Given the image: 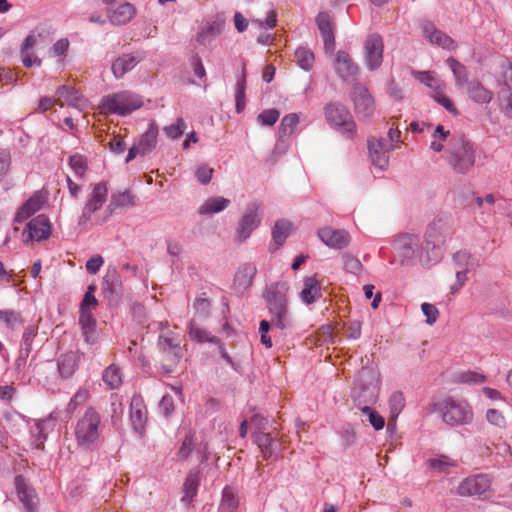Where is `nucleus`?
Segmentation results:
<instances>
[{
    "instance_id": "7",
    "label": "nucleus",
    "mask_w": 512,
    "mask_h": 512,
    "mask_svg": "<svg viewBox=\"0 0 512 512\" xmlns=\"http://www.w3.org/2000/svg\"><path fill=\"white\" fill-rule=\"evenodd\" d=\"M142 104L138 95L130 91H120L104 96L101 100L100 110L105 114L125 116L139 109Z\"/></svg>"
},
{
    "instance_id": "46",
    "label": "nucleus",
    "mask_w": 512,
    "mask_h": 512,
    "mask_svg": "<svg viewBox=\"0 0 512 512\" xmlns=\"http://www.w3.org/2000/svg\"><path fill=\"white\" fill-rule=\"evenodd\" d=\"M405 407V398L402 392L395 391L389 398L391 416L396 419Z\"/></svg>"
},
{
    "instance_id": "38",
    "label": "nucleus",
    "mask_w": 512,
    "mask_h": 512,
    "mask_svg": "<svg viewBox=\"0 0 512 512\" xmlns=\"http://www.w3.org/2000/svg\"><path fill=\"white\" fill-rule=\"evenodd\" d=\"M79 323L86 341L90 342V338L94 334L96 327V320L91 310L80 309Z\"/></svg>"
},
{
    "instance_id": "55",
    "label": "nucleus",
    "mask_w": 512,
    "mask_h": 512,
    "mask_svg": "<svg viewBox=\"0 0 512 512\" xmlns=\"http://www.w3.org/2000/svg\"><path fill=\"white\" fill-rule=\"evenodd\" d=\"M186 129V123L183 118H178L175 124L165 126L163 128L164 133L168 138L177 139L182 136Z\"/></svg>"
},
{
    "instance_id": "20",
    "label": "nucleus",
    "mask_w": 512,
    "mask_h": 512,
    "mask_svg": "<svg viewBox=\"0 0 512 512\" xmlns=\"http://www.w3.org/2000/svg\"><path fill=\"white\" fill-rule=\"evenodd\" d=\"M135 205V197L129 191L113 193L110 202L104 210L102 216L95 218L97 225H102L107 222L118 208L132 207Z\"/></svg>"
},
{
    "instance_id": "31",
    "label": "nucleus",
    "mask_w": 512,
    "mask_h": 512,
    "mask_svg": "<svg viewBox=\"0 0 512 512\" xmlns=\"http://www.w3.org/2000/svg\"><path fill=\"white\" fill-rule=\"evenodd\" d=\"M37 44V36L35 34L28 35L21 48V59L25 67H31L32 65L40 66L42 61L38 57H32L31 50Z\"/></svg>"
},
{
    "instance_id": "18",
    "label": "nucleus",
    "mask_w": 512,
    "mask_h": 512,
    "mask_svg": "<svg viewBox=\"0 0 512 512\" xmlns=\"http://www.w3.org/2000/svg\"><path fill=\"white\" fill-rule=\"evenodd\" d=\"M158 128L155 123H151L146 132L129 149L126 162L133 160L137 155H146L150 153L157 143Z\"/></svg>"
},
{
    "instance_id": "23",
    "label": "nucleus",
    "mask_w": 512,
    "mask_h": 512,
    "mask_svg": "<svg viewBox=\"0 0 512 512\" xmlns=\"http://www.w3.org/2000/svg\"><path fill=\"white\" fill-rule=\"evenodd\" d=\"M46 202L45 195L37 191L31 195V197L24 202L17 210L14 221L17 223H22L31 217L33 214L38 212Z\"/></svg>"
},
{
    "instance_id": "15",
    "label": "nucleus",
    "mask_w": 512,
    "mask_h": 512,
    "mask_svg": "<svg viewBox=\"0 0 512 512\" xmlns=\"http://www.w3.org/2000/svg\"><path fill=\"white\" fill-rule=\"evenodd\" d=\"M383 39L377 33L370 34L364 44L365 62L370 71L378 69L383 61Z\"/></svg>"
},
{
    "instance_id": "25",
    "label": "nucleus",
    "mask_w": 512,
    "mask_h": 512,
    "mask_svg": "<svg viewBox=\"0 0 512 512\" xmlns=\"http://www.w3.org/2000/svg\"><path fill=\"white\" fill-rule=\"evenodd\" d=\"M315 21L323 39L324 49L332 52L335 48V36L329 14L320 12Z\"/></svg>"
},
{
    "instance_id": "35",
    "label": "nucleus",
    "mask_w": 512,
    "mask_h": 512,
    "mask_svg": "<svg viewBox=\"0 0 512 512\" xmlns=\"http://www.w3.org/2000/svg\"><path fill=\"white\" fill-rule=\"evenodd\" d=\"M299 123V116L296 113H290L285 115L280 123L279 130H278V139L280 142H284L285 139L289 138L296 126Z\"/></svg>"
},
{
    "instance_id": "39",
    "label": "nucleus",
    "mask_w": 512,
    "mask_h": 512,
    "mask_svg": "<svg viewBox=\"0 0 512 512\" xmlns=\"http://www.w3.org/2000/svg\"><path fill=\"white\" fill-rule=\"evenodd\" d=\"M447 64L453 72V75L456 80V85L459 87H463L464 85H468L470 81H468V71L467 68L461 64L455 58H448Z\"/></svg>"
},
{
    "instance_id": "16",
    "label": "nucleus",
    "mask_w": 512,
    "mask_h": 512,
    "mask_svg": "<svg viewBox=\"0 0 512 512\" xmlns=\"http://www.w3.org/2000/svg\"><path fill=\"white\" fill-rule=\"evenodd\" d=\"M56 104L60 107H71L76 109L79 113L86 111L90 104L86 98L72 87L61 86L57 89Z\"/></svg>"
},
{
    "instance_id": "12",
    "label": "nucleus",
    "mask_w": 512,
    "mask_h": 512,
    "mask_svg": "<svg viewBox=\"0 0 512 512\" xmlns=\"http://www.w3.org/2000/svg\"><path fill=\"white\" fill-rule=\"evenodd\" d=\"M350 97L358 119L366 120L373 116L375 112V100L367 87L360 83L355 84Z\"/></svg>"
},
{
    "instance_id": "10",
    "label": "nucleus",
    "mask_w": 512,
    "mask_h": 512,
    "mask_svg": "<svg viewBox=\"0 0 512 512\" xmlns=\"http://www.w3.org/2000/svg\"><path fill=\"white\" fill-rule=\"evenodd\" d=\"M262 203L253 201L249 203L241 217L236 229L234 241L238 244L245 242L251 233L261 224L262 221Z\"/></svg>"
},
{
    "instance_id": "27",
    "label": "nucleus",
    "mask_w": 512,
    "mask_h": 512,
    "mask_svg": "<svg viewBox=\"0 0 512 512\" xmlns=\"http://www.w3.org/2000/svg\"><path fill=\"white\" fill-rule=\"evenodd\" d=\"M189 336L193 341L203 343L209 342L219 346V350L222 356H224V350L221 346V339L215 335H212L198 322L196 318L191 319L189 324Z\"/></svg>"
},
{
    "instance_id": "43",
    "label": "nucleus",
    "mask_w": 512,
    "mask_h": 512,
    "mask_svg": "<svg viewBox=\"0 0 512 512\" xmlns=\"http://www.w3.org/2000/svg\"><path fill=\"white\" fill-rule=\"evenodd\" d=\"M245 90H246V72L245 68L242 67L241 75L236 83L235 89V102L236 111L241 113L245 109Z\"/></svg>"
},
{
    "instance_id": "24",
    "label": "nucleus",
    "mask_w": 512,
    "mask_h": 512,
    "mask_svg": "<svg viewBox=\"0 0 512 512\" xmlns=\"http://www.w3.org/2000/svg\"><path fill=\"white\" fill-rule=\"evenodd\" d=\"M335 69L339 77L345 81L355 78L359 68L345 51H338L335 58Z\"/></svg>"
},
{
    "instance_id": "59",
    "label": "nucleus",
    "mask_w": 512,
    "mask_h": 512,
    "mask_svg": "<svg viewBox=\"0 0 512 512\" xmlns=\"http://www.w3.org/2000/svg\"><path fill=\"white\" fill-rule=\"evenodd\" d=\"M96 291L95 285H89L87 288V291L84 295V298L81 302L80 309L84 310H91V308H95L98 304V301L96 297L94 296V293Z\"/></svg>"
},
{
    "instance_id": "42",
    "label": "nucleus",
    "mask_w": 512,
    "mask_h": 512,
    "mask_svg": "<svg viewBox=\"0 0 512 512\" xmlns=\"http://www.w3.org/2000/svg\"><path fill=\"white\" fill-rule=\"evenodd\" d=\"M297 65L305 71H309L313 67L314 53L306 47H298L294 52Z\"/></svg>"
},
{
    "instance_id": "51",
    "label": "nucleus",
    "mask_w": 512,
    "mask_h": 512,
    "mask_svg": "<svg viewBox=\"0 0 512 512\" xmlns=\"http://www.w3.org/2000/svg\"><path fill=\"white\" fill-rule=\"evenodd\" d=\"M195 444V432L190 431L184 438L178 452L177 456L179 459H187L193 451V447Z\"/></svg>"
},
{
    "instance_id": "63",
    "label": "nucleus",
    "mask_w": 512,
    "mask_h": 512,
    "mask_svg": "<svg viewBox=\"0 0 512 512\" xmlns=\"http://www.w3.org/2000/svg\"><path fill=\"white\" fill-rule=\"evenodd\" d=\"M70 43L67 38L59 39L49 50L51 57H62L65 56L69 49Z\"/></svg>"
},
{
    "instance_id": "4",
    "label": "nucleus",
    "mask_w": 512,
    "mask_h": 512,
    "mask_svg": "<svg viewBox=\"0 0 512 512\" xmlns=\"http://www.w3.org/2000/svg\"><path fill=\"white\" fill-rule=\"evenodd\" d=\"M380 392V373L372 366H365L359 371L356 385L352 391V399L360 410L365 406L372 407L378 400Z\"/></svg>"
},
{
    "instance_id": "64",
    "label": "nucleus",
    "mask_w": 512,
    "mask_h": 512,
    "mask_svg": "<svg viewBox=\"0 0 512 512\" xmlns=\"http://www.w3.org/2000/svg\"><path fill=\"white\" fill-rule=\"evenodd\" d=\"M193 308L199 318L207 317L210 311V301L206 298L199 297L195 300Z\"/></svg>"
},
{
    "instance_id": "53",
    "label": "nucleus",
    "mask_w": 512,
    "mask_h": 512,
    "mask_svg": "<svg viewBox=\"0 0 512 512\" xmlns=\"http://www.w3.org/2000/svg\"><path fill=\"white\" fill-rule=\"evenodd\" d=\"M279 116L280 112L277 109H265L257 116V121L262 126H272L277 122Z\"/></svg>"
},
{
    "instance_id": "34",
    "label": "nucleus",
    "mask_w": 512,
    "mask_h": 512,
    "mask_svg": "<svg viewBox=\"0 0 512 512\" xmlns=\"http://www.w3.org/2000/svg\"><path fill=\"white\" fill-rule=\"evenodd\" d=\"M136 13L135 7L130 3H124L119 5L110 15L112 23L117 25H123L128 23Z\"/></svg>"
},
{
    "instance_id": "52",
    "label": "nucleus",
    "mask_w": 512,
    "mask_h": 512,
    "mask_svg": "<svg viewBox=\"0 0 512 512\" xmlns=\"http://www.w3.org/2000/svg\"><path fill=\"white\" fill-rule=\"evenodd\" d=\"M89 398V390L86 388H80L69 401L67 405L68 412H74L78 406L83 405Z\"/></svg>"
},
{
    "instance_id": "14",
    "label": "nucleus",
    "mask_w": 512,
    "mask_h": 512,
    "mask_svg": "<svg viewBox=\"0 0 512 512\" xmlns=\"http://www.w3.org/2000/svg\"><path fill=\"white\" fill-rule=\"evenodd\" d=\"M367 143L372 165L381 171L386 170L389 164L387 153L394 149V145L388 144L386 139L376 137L369 138Z\"/></svg>"
},
{
    "instance_id": "5",
    "label": "nucleus",
    "mask_w": 512,
    "mask_h": 512,
    "mask_svg": "<svg viewBox=\"0 0 512 512\" xmlns=\"http://www.w3.org/2000/svg\"><path fill=\"white\" fill-rule=\"evenodd\" d=\"M447 162L454 172L466 174L475 164L474 144L464 135H453L446 150Z\"/></svg>"
},
{
    "instance_id": "29",
    "label": "nucleus",
    "mask_w": 512,
    "mask_h": 512,
    "mask_svg": "<svg viewBox=\"0 0 512 512\" xmlns=\"http://www.w3.org/2000/svg\"><path fill=\"white\" fill-rule=\"evenodd\" d=\"M140 59L132 54H124L118 57L112 64V71L116 78H122L127 72L131 71Z\"/></svg>"
},
{
    "instance_id": "2",
    "label": "nucleus",
    "mask_w": 512,
    "mask_h": 512,
    "mask_svg": "<svg viewBox=\"0 0 512 512\" xmlns=\"http://www.w3.org/2000/svg\"><path fill=\"white\" fill-rule=\"evenodd\" d=\"M453 233L451 216H439L429 223L425 232L426 255L421 253V262L426 265L438 262L442 258L446 240Z\"/></svg>"
},
{
    "instance_id": "22",
    "label": "nucleus",
    "mask_w": 512,
    "mask_h": 512,
    "mask_svg": "<svg viewBox=\"0 0 512 512\" xmlns=\"http://www.w3.org/2000/svg\"><path fill=\"white\" fill-rule=\"evenodd\" d=\"M15 486L18 499L24 505L27 512H36L38 497L35 490L20 475L15 478Z\"/></svg>"
},
{
    "instance_id": "44",
    "label": "nucleus",
    "mask_w": 512,
    "mask_h": 512,
    "mask_svg": "<svg viewBox=\"0 0 512 512\" xmlns=\"http://www.w3.org/2000/svg\"><path fill=\"white\" fill-rule=\"evenodd\" d=\"M224 209V198H210L206 200L201 206L198 208V213L200 215H212L214 213H218Z\"/></svg>"
},
{
    "instance_id": "37",
    "label": "nucleus",
    "mask_w": 512,
    "mask_h": 512,
    "mask_svg": "<svg viewBox=\"0 0 512 512\" xmlns=\"http://www.w3.org/2000/svg\"><path fill=\"white\" fill-rule=\"evenodd\" d=\"M265 459H270L275 453V441L269 433L259 432L254 437Z\"/></svg>"
},
{
    "instance_id": "47",
    "label": "nucleus",
    "mask_w": 512,
    "mask_h": 512,
    "mask_svg": "<svg viewBox=\"0 0 512 512\" xmlns=\"http://www.w3.org/2000/svg\"><path fill=\"white\" fill-rule=\"evenodd\" d=\"M363 415L367 417L368 422L375 430H381L385 426V419L376 410L370 406L360 409Z\"/></svg>"
},
{
    "instance_id": "30",
    "label": "nucleus",
    "mask_w": 512,
    "mask_h": 512,
    "mask_svg": "<svg viewBox=\"0 0 512 512\" xmlns=\"http://www.w3.org/2000/svg\"><path fill=\"white\" fill-rule=\"evenodd\" d=\"M469 97L476 103L488 104L493 98L492 91L486 89L479 81H470L467 85Z\"/></svg>"
},
{
    "instance_id": "45",
    "label": "nucleus",
    "mask_w": 512,
    "mask_h": 512,
    "mask_svg": "<svg viewBox=\"0 0 512 512\" xmlns=\"http://www.w3.org/2000/svg\"><path fill=\"white\" fill-rule=\"evenodd\" d=\"M413 76L416 80L429 87L435 93L440 89V83L437 80L435 73L432 71H413Z\"/></svg>"
},
{
    "instance_id": "62",
    "label": "nucleus",
    "mask_w": 512,
    "mask_h": 512,
    "mask_svg": "<svg viewBox=\"0 0 512 512\" xmlns=\"http://www.w3.org/2000/svg\"><path fill=\"white\" fill-rule=\"evenodd\" d=\"M487 421L499 428H504L506 426V419L502 412L497 409H488L486 412Z\"/></svg>"
},
{
    "instance_id": "8",
    "label": "nucleus",
    "mask_w": 512,
    "mask_h": 512,
    "mask_svg": "<svg viewBox=\"0 0 512 512\" xmlns=\"http://www.w3.org/2000/svg\"><path fill=\"white\" fill-rule=\"evenodd\" d=\"M324 116L328 124L347 138L356 135V123L348 108L340 102H330L324 106Z\"/></svg>"
},
{
    "instance_id": "40",
    "label": "nucleus",
    "mask_w": 512,
    "mask_h": 512,
    "mask_svg": "<svg viewBox=\"0 0 512 512\" xmlns=\"http://www.w3.org/2000/svg\"><path fill=\"white\" fill-rule=\"evenodd\" d=\"M198 485L199 473L196 471H190L183 485L184 496L182 497V501L189 503L196 495Z\"/></svg>"
},
{
    "instance_id": "61",
    "label": "nucleus",
    "mask_w": 512,
    "mask_h": 512,
    "mask_svg": "<svg viewBox=\"0 0 512 512\" xmlns=\"http://www.w3.org/2000/svg\"><path fill=\"white\" fill-rule=\"evenodd\" d=\"M226 512H237L239 506V498L237 492L231 488L226 486Z\"/></svg>"
},
{
    "instance_id": "9",
    "label": "nucleus",
    "mask_w": 512,
    "mask_h": 512,
    "mask_svg": "<svg viewBox=\"0 0 512 512\" xmlns=\"http://www.w3.org/2000/svg\"><path fill=\"white\" fill-rule=\"evenodd\" d=\"M108 197V188L105 182H98L91 186V192L87 195L81 214L78 218L80 226H86L95 214L104 206Z\"/></svg>"
},
{
    "instance_id": "17",
    "label": "nucleus",
    "mask_w": 512,
    "mask_h": 512,
    "mask_svg": "<svg viewBox=\"0 0 512 512\" xmlns=\"http://www.w3.org/2000/svg\"><path fill=\"white\" fill-rule=\"evenodd\" d=\"M491 486L489 476L484 474L473 475L465 478L457 488L460 496H483Z\"/></svg>"
},
{
    "instance_id": "13",
    "label": "nucleus",
    "mask_w": 512,
    "mask_h": 512,
    "mask_svg": "<svg viewBox=\"0 0 512 512\" xmlns=\"http://www.w3.org/2000/svg\"><path fill=\"white\" fill-rule=\"evenodd\" d=\"M257 274V267L252 262H245L239 265L232 279L230 289L232 294L242 297L252 286L253 280Z\"/></svg>"
},
{
    "instance_id": "58",
    "label": "nucleus",
    "mask_w": 512,
    "mask_h": 512,
    "mask_svg": "<svg viewBox=\"0 0 512 512\" xmlns=\"http://www.w3.org/2000/svg\"><path fill=\"white\" fill-rule=\"evenodd\" d=\"M432 97L438 104L443 106L448 112L452 114H458V111L453 101L446 95H444L440 89L433 93Z\"/></svg>"
},
{
    "instance_id": "26",
    "label": "nucleus",
    "mask_w": 512,
    "mask_h": 512,
    "mask_svg": "<svg viewBox=\"0 0 512 512\" xmlns=\"http://www.w3.org/2000/svg\"><path fill=\"white\" fill-rule=\"evenodd\" d=\"M423 34L429 41L433 44H436L444 49H454V40L448 36L446 33L438 30L431 22H424L421 25Z\"/></svg>"
},
{
    "instance_id": "48",
    "label": "nucleus",
    "mask_w": 512,
    "mask_h": 512,
    "mask_svg": "<svg viewBox=\"0 0 512 512\" xmlns=\"http://www.w3.org/2000/svg\"><path fill=\"white\" fill-rule=\"evenodd\" d=\"M69 166L77 177L82 178L88 168L87 159L80 154L72 155L69 158Z\"/></svg>"
},
{
    "instance_id": "28",
    "label": "nucleus",
    "mask_w": 512,
    "mask_h": 512,
    "mask_svg": "<svg viewBox=\"0 0 512 512\" xmlns=\"http://www.w3.org/2000/svg\"><path fill=\"white\" fill-rule=\"evenodd\" d=\"M130 419L134 429L142 434L147 421V410L141 398L132 399Z\"/></svg>"
},
{
    "instance_id": "33",
    "label": "nucleus",
    "mask_w": 512,
    "mask_h": 512,
    "mask_svg": "<svg viewBox=\"0 0 512 512\" xmlns=\"http://www.w3.org/2000/svg\"><path fill=\"white\" fill-rule=\"evenodd\" d=\"M292 229V223L285 219L277 220L273 229H272V240L276 245V248H279L283 245V243L288 238Z\"/></svg>"
},
{
    "instance_id": "60",
    "label": "nucleus",
    "mask_w": 512,
    "mask_h": 512,
    "mask_svg": "<svg viewBox=\"0 0 512 512\" xmlns=\"http://www.w3.org/2000/svg\"><path fill=\"white\" fill-rule=\"evenodd\" d=\"M458 381L465 384H478L485 381V376L475 371H466L458 375Z\"/></svg>"
},
{
    "instance_id": "3",
    "label": "nucleus",
    "mask_w": 512,
    "mask_h": 512,
    "mask_svg": "<svg viewBox=\"0 0 512 512\" xmlns=\"http://www.w3.org/2000/svg\"><path fill=\"white\" fill-rule=\"evenodd\" d=\"M288 287L285 283L268 286L263 295L273 327L285 330L292 327V318L288 308Z\"/></svg>"
},
{
    "instance_id": "57",
    "label": "nucleus",
    "mask_w": 512,
    "mask_h": 512,
    "mask_svg": "<svg viewBox=\"0 0 512 512\" xmlns=\"http://www.w3.org/2000/svg\"><path fill=\"white\" fill-rule=\"evenodd\" d=\"M430 467L438 472H446L455 463L447 456H440L429 461Z\"/></svg>"
},
{
    "instance_id": "32",
    "label": "nucleus",
    "mask_w": 512,
    "mask_h": 512,
    "mask_svg": "<svg viewBox=\"0 0 512 512\" xmlns=\"http://www.w3.org/2000/svg\"><path fill=\"white\" fill-rule=\"evenodd\" d=\"M78 368V358L75 352L63 354L58 360V369L64 378L71 377Z\"/></svg>"
},
{
    "instance_id": "19",
    "label": "nucleus",
    "mask_w": 512,
    "mask_h": 512,
    "mask_svg": "<svg viewBox=\"0 0 512 512\" xmlns=\"http://www.w3.org/2000/svg\"><path fill=\"white\" fill-rule=\"evenodd\" d=\"M51 235V224L45 215H38L28 222L23 232L24 242L41 241Z\"/></svg>"
},
{
    "instance_id": "56",
    "label": "nucleus",
    "mask_w": 512,
    "mask_h": 512,
    "mask_svg": "<svg viewBox=\"0 0 512 512\" xmlns=\"http://www.w3.org/2000/svg\"><path fill=\"white\" fill-rule=\"evenodd\" d=\"M452 260L457 270L469 269L471 254L465 250H460L453 254Z\"/></svg>"
},
{
    "instance_id": "21",
    "label": "nucleus",
    "mask_w": 512,
    "mask_h": 512,
    "mask_svg": "<svg viewBox=\"0 0 512 512\" xmlns=\"http://www.w3.org/2000/svg\"><path fill=\"white\" fill-rule=\"evenodd\" d=\"M319 239L329 248L343 249L350 243V234L344 229H334L329 226L318 229Z\"/></svg>"
},
{
    "instance_id": "41",
    "label": "nucleus",
    "mask_w": 512,
    "mask_h": 512,
    "mask_svg": "<svg viewBox=\"0 0 512 512\" xmlns=\"http://www.w3.org/2000/svg\"><path fill=\"white\" fill-rule=\"evenodd\" d=\"M102 379L110 389L119 388L122 384V373L120 368L116 365H110L104 370Z\"/></svg>"
},
{
    "instance_id": "50",
    "label": "nucleus",
    "mask_w": 512,
    "mask_h": 512,
    "mask_svg": "<svg viewBox=\"0 0 512 512\" xmlns=\"http://www.w3.org/2000/svg\"><path fill=\"white\" fill-rule=\"evenodd\" d=\"M342 260L344 269L349 273L358 275L363 270L360 260L349 253L342 254Z\"/></svg>"
},
{
    "instance_id": "1",
    "label": "nucleus",
    "mask_w": 512,
    "mask_h": 512,
    "mask_svg": "<svg viewBox=\"0 0 512 512\" xmlns=\"http://www.w3.org/2000/svg\"><path fill=\"white\" fill-rule=\"evenodd\" d=\"M423 412L424 416L438 413L442 422L449 427L469 425L474 418L473 409L465 399L451 396L428 403Z\"/></svg>"
},
{
    "instance_id": "36",
    "label": "nucleus",
    "mask_w": 512,
    "mask_h": 512,
    "mask_svg": "<svg viewBox=\"0 0 512 512\" xmlns=\"http://www.w3.org/2000/svg\"><path fill=\"white\" fill-rule=\"evenodd\" d=\"M319 293L320 285L318 280L315 277H306L304 279V287L300 293L301 300L306 304H312Z\"/></svg>"
},
{
    "instance_id": "11",
    "label": "nucleus",
    "mask_w": 512,
    "mask_h": 512,
    "mask_svg": "<svg viewBox=\"0 0 512 512\" xmlns=\"http://www.w3.org/2000/svg\"><path fill=\"white\" fill-rule=\"evenodd\" d=\"M394 248L401 257V263L412 260L418 256L421 260V253L426 255V244L422 245L420 238L415 234L399 235L393 242Z\"/></svg>"
},
{
    "instance_id": "6",
    "label": "nucleus",
    "mask_w": 512,
    "mask_h": 512,
    "mask_svg": "<svg viewBox=\"0 0 512 512\" xmlns=\"http://www.w3.org/2000/svg\"><path fill=\"white\" fill-rule=\"evenodd\" d=\"M100 423L99 413L93 407H88L75 426L74 434L78 446L84 449L95 446L100 436Z\"/></svg>"
},
{
    "instance_id": "49",
    "label": "nucleus",
    "mask_w": 512,
    "mask_h": 512,
    "mask_svg": "<svg viewBox=\"0 0 512 512\" xmlns=\"http://www.w3.org/2000/svg\"><path fill=\"white\" fill-rule=\"evenodd\" d=\"M221 33V27L219 24H211L207 27L203 28L197 35V41L202 44L206 45L209 43L215 36L219 35Z\"/></svg>"
},
{
    "instance_id": "54",
    "label": "nucleus",
    "mask_w": 512,
    "mask_h": 512,
    "mask_svg": "<svg viewBox=\"0 0 512 512\" xmlns=\"http://www.w3.org/2000/svg\"><path fill=\"white\" fill-rule=\"evenodd\" d=\"M0 322L5 323L7 327L13 328L20 324L22 319L20 314L14 310L0 308Z\"/></svg>"
}]
</instances>
